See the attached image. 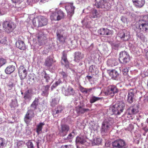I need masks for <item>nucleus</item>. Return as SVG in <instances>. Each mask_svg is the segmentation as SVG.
<instances>
[{"label": "nucleus", "mask_w": 148, "mask_h": 148, "mask_svg": "<svg viewBox=\"0 0 148 148\" xmlns=\"http://www.w3.org/2000/svg\"><path fill=\"white\" fill-rule=\"evenodd\" d=\"M42 35L38 37V38L39 40H42L45 39V36L43 34H41Z\"/></svg>", "instance_id": "nucleus-51"}, {"label": "nucleus", "mask_w": 148, "mask_h": 148, "mask_svg": "<svg viewBox=\"0 0 148 148\" xmlns=\"http://www.w3.org/2000/svg\"><path fill=\"white\" fill-rule=\"evenodd\" d=\"M105 29L104 28H101L98 31V32L100 35H104Z\"/></svg>", "instance_id": "nucleus-41"}, {"label": "nucleus", "mask_w": 148, "mask_h": 148, "mask_svg": "<svg viewBox=\"0 0 148 148\" xmlns=\"http://www.w3.org/2000/svg\"><path fill=\"white\" fill-rule=\"evenodd\" d=\"M88 110V109H85L80 107H77L76 109L77 112L79 114H83Z\"/></svg>", "instance_id": "nucleus-29"}, {"label": "nucleus", "mask_w": 148, "mask_h": 148, "mask_svg": "<svg viewBox=\"0 0 148 148\" xmlns=\"http://www.w3.org/2000/svg\"><path fill=\"white\" fill-rule=\"evenodd\" d=\"M18 73L21 79H24L27 75V71L23 66H21L19 68Z\"/></svg>", "instance_id": "nucleus-9"}, {"label": "nucleus", "mask_w": 148, "mask_h": 148, "mask_svg": "<svg viewBox=\"0 0 148 148\" xmlns=\"http://www.w3.org/2000/svg\"><path fill=\"white\" fill-rule=\"evenodd\" d=\"M100 98L96 97H92L90 99V102L91 103H93L96 101L99 100Z\"/></svg>", "instance_id": "nucleus-34"}, {"label": "nucleus", "mask_w": 148, "mask_h": 148, "mask_svg": "<svg viewBox=\"0 0 148 148\" xmlns=\"http://www.w3.org/2000/svg\"><path fill=\"white\" fill-rule=\"evenodd\" d=\"M12 106L13 107H15L17 105V102L16 101H13L12 102Z\"/></svg>", "instance_id": "nucleus-48"}, {"label": "nucleus", "mask_w": 148, "mask_h": 148, "mask_svg": "<svg viewBox=\"0 0 148 148\" xmlns=\"http://www.w3.org/2000/svg\"><path fill=\"white\" fill-rule=\"evenodd\" d=\"M123 72L124 75H126L128 71V69L127 68H125L123 70Z\"/></svg>", "instance_id": "nucleus-47"}, {"label": "nucleus", "mask_w": 148, "mask_h": 148, "mask_svg": "<svg viewBox=\"0 0 148 148\" xmlns=\"http://www.w3.org/2000/svg\"><path fill=\"white\" fill-rule=\"evenodd\" d=\"M15 69V67L13 65H10L8 66L5 70L6 73L10 74L13 72Z\"/></svg>", "instance_id": "nucleus-20"}, {"label": "nucleus", "mask_w": 148, "mask_h": 148, "mask_svg": "<svg viewBox=\"0 0 148 148\" xmlns=\"http://www.w3.org/2000/svg\"><path fill=\"white\" fill-rule=\"evenodd\" d=\"M105 1H104L103 0H100V1H99V2L97 1L96 3L95 4V5L98 8H101V7H99L97 6V4H98V3H99V4H100L101 5H102L103 4H104L105 2Z\"/></svg>", "instance_id": "nucleus-39"}, {"label": "nucleus", "mask_w": 148, "mask_h": 148, "mask_svg": "<svg viewBox=\"0 0 148 148\" xmlns=\"http://www.w3.org/2000/svg\"><path fill=\"white\" fill-rule=\"evenodd\" d=\"M125 104L121 101L116 103L113 107L112 110L115 114H119L122 112L125 108Z\"/></svg>", "instance_id": "nucleus-2"}, {"label": "nucleus", "mask_w": 148, "mask_h": 148, "mask_svg": "<svg viewBox=\"0 0 148 148\" xmlns=\"http://www.w3.org/2000/svg\"><path fill=\"white\" fill-rule=\"evenodd\" d=\"M134 95L132 90L129 91L128 95L127 101L129 103L131 104L133 102Z\"/></svg>", "instance_id": "nucleus-18"}, {"label": "nucleus", "mask_w": 148, "mask_h": 148, "mask_svg": "<svg viewBox=\"0 0 148 148\" xmlns=\"http://www.w3.org/2000/svg\"><path fill=\"white\" fill-rule=\"evenodd\" d=\"M107 64L109 66H113L116 65L117 64V62L115 59H110L108 60Z\"/></svg>", "instance_id": "nucleus-23"}, {"label": "nucleus", "mask_w": 148, "mask_h": 148, "mask_svg": "<svg viewBox=\"0 0 148 148\" xmlns=\"http://www.w3.org/2000/svg\"><path fill=\"white\" fill-rule=\"evenodd\" d=\"M32 0V2L34 1V2H36L38 0ZM27 1H30V0H27Z\"/></svg>", "instance_id": "nucleus-58"}, {"label": "nucleus", "mask_w": 148, "mask_h": 148, "mask_svg": "<svg viewBox=\"0 0 148 148\" xmlns=\"http://www.w3.org/2000/svg\"><path fill=\"white\" fill-rule=\"evenodd\" d=\"M34 116V114L32 110H29L25 115L24 120L27 124H28Z\"/></svg>", "instance_id": "nucleus-12"}, {"label": "nucleus", "mask_w": 148, "mask_h": 148, "mask_svg": "<svg viewBox=\"0 0 148 148\" xmlns=\"http://www.w3.org/2000/svg\"><path fill=\"white\" fill-rule=\"evenodd\" d=\"M47 82H48L49 81V76L45 78Z\"/></svg>", "instance_id": "nucleus-57"}, {"label": "nucleus", "mask_w": 148, "mask_h": 148, "mask_svg": "<svg viewBox=\"0 0 148 148\" xmlns=\"http://www.w3.org/2000/svg\"><path fill=\"white\" fill-rule=\"evenodd\" d=\"M44 125L45 124L44 123H40L37 125L36 132L38 135L42 131V126Z\"/></svg>", "instance_id": "nucleus-27"}, {"label": "nucleus", "mask_w": 148, "mask_h": 148, "mask_svg": "<svg viewBox=\"0 0 148 148\" xmlns=\"http://www.w3.org/2000/svg\"><path fill=\"white\" fill-rule=\"evenodd\" d=\"M61 74L64 80L67 79V78L68 77V75L67 73L63 71H62V72H61Z\"/></svg>", "instance_id": "nucleus-35"}, {"label": "nucleus", "mask_w": 148, "mask_h": 148, "mask_svg": "<svg viewBox=\"0 0 148 148\" xmlns=\"http://www.w3.org/2000/svg\"><path fill=\"white\" fill-rule=\"evenodd\" d=\"M57 35L60 41L62 42H65L67 34L64 31L61 30H58Z\"/></svg>", "instance_id": "nucleus-5"}, {"label": "nucleus", "mask_w": 148, "mask_h": 148, "mask_svg": "<svg viewBox=\"0 0 148 148\" xmlns=\"http://www.w3.org/2000/svg\"><path fill=\"white\" fill-rule=\"evenodd\" d=\"M6 62V61L3 58L0 59V67L5 64Z\"/></svg>", "instance_id": "nucleus-43"}, {"label": "nucleus", "mask_w": 148, "mask_h": 148, "mask_svg": "<svg viewBox=\"0 0 148 148\" xmlns=\"http://www.w3.org/2000/svg\"><path fill=\"white\" fill-rule=\"evenodd\" d=\"M74 136V134L73 132H72L71 133L69 134L67 138L68 139H71Z\"/></svg>", "instance_id": "nucleus-46"}, {"label": "nucleus", "mask_w": 148, "mask_h": 148, "mask_svg": "<svg viewBox=\"0 0 148 148\" xmlns=\"http://www.w3.org/2000/svg\"><path fill=\"white\" fill-rule=\"evenodd\" d=\"M4 140L2 138H0V148H3L4 146Z\"/></svg>", "instance_id": "nucleus-42"}, {"label": "nucleus", "mask_w": 148, "mask_h": 148, "mask_svg": "<svg viewBox=\"0 0 148 148\" xmlns=\"http://www.w3.org/2000/svg\"><path fill=\"white\" fill-rule=\"evenodd\" d=\"M83 57V55L80 52H76L75 54V60L78 62L81 60Z\"/></svg>", "instance_id": "nucleus-21"}, {"label": "nucleus", "mask_w": 148, "mask_h": 148, "mask_svg": "<svg viewBox=\"0 0 148 148\" xmlns=\"http://www.w3.org/2000/svg\"><path fill=\"white\" fill-rule=\"evenodd\" d=\"M3 26L4 30L8 33L11 32L15 27L14 23L7 21L3 22Z\"/></svg>", "instance_id": "nucleus-4"}, {"label": "nucleus", "mask_w": 148, "mask_h": 148, "mask_svg": "<svg viewBox=\"0 0 148 148\" xmlns=\"http://www.w3.org/2000/svg\"><path fill=\"white\" fill-rule=\"evenodd\" d=\"M6 41V40L5 38H4L0 40V43L2 44H4L5 43Z\"/></svg>", "instance_id": "nucleus-49"}, {"label": "nucleus", "mask_w": 148, "mask_h": 148, "mask_svg": "<svg viewBox=\"0 0 148 148\" xmlns=\"http://www.w3.org/2000/svg\"><path fill=\"white\" fill-rule=\"evenodd\" d=\"M84 91L86 93H87L88 92V90H84Z\"/></svg>", "instance_id": "nucleus-63"}, {"label": "nucleus", "mask_w": 148, "mask_h": 148, "mask_svg": "<svg viewBox=\"0 0 148 148\" xmlns=\"http://www.w3.org/2000/svg\"><path fill=\"white\" fill-rule=\"evenodd\" d=\"M112 145L117 148H126V144L125 141L122 139H119L113 143Z\"/></svg>", "instance_id": "nucleus-7"}, {"label": "nucleus", "mask_w": 148, "mask_h": 148, "mask_svg": "<svg viewBox=\"0 0 148 148\" xmlns=\"http://www.w3.org/2000/svg\"><path fill=\"white\" fill-rule=\"evenodd\" d=\"M16 47L20 49L24 50L26 47L23 42L22 41L18 40L16 42Z\"/></svg>", "instance_id": "nucleus-17"}, {"label": "nucleus", "mask_w": 148, "mask_h": 148, "mask_svg": "<svg viewBox=\"0 0 148 148\" xmlns=\"http://www.w3.org/2000/svg\"><path fill=\"white\" fill-rule=\"evenodd\" d=\"M32 95V91L31 90H28L25 94L24 98L25 99H30L31 98Z\"/></svg>", "instance_id": "nucleus-25"}, {"label": "nucleus", "mask_w": 148, "mask_h": 148, "mask_svg": "<svg viewBox=\"0 0 148 148\" xmlns=\"http://www.w3.org/2000/svg\"><path fill=\"white\" fill-rule=\"evenodd\" d=\"M112 32L111 30H110L108 29H105V32H104V35H109L112 34Z\"/></svg>", "instance_id": "nucleus-36"}, {"label": "nucleus", "mask_w": 148, "mask_h": 148, "mask_svg": "<svg viewBox=\"0 0 148 148\" xmlns=\"http://www.w3.org/2000/svg\"><path fill=\"white\" fill-rule=\"evenodd\" d=\"M140 29L142 31H148V23H142L139 25Z\"/></svg>", "instance_id": "nucleus-22"}, {"label": "nucleus", "mask_w": 148, "mask_h": 148, "mask_svg": "<svg viewBox=\"0 0 148 148\" xmlns=\"http://www.w3.org/2000/svg\"><path fill=\"white\" fill-rule=\"evenodd\" d=\"M111 123L108 120L106 119L102 123L101 132L103 133L107 132L111 127Z\"/></svg>", "instance_id": "nucleus-6"}, {"label": "nucleus", "mask_w": 148, "mask_h": 148, "mask_svg": "<svg viewBox=\"0 0 148 148\" xmlns=\"http://www.w3.org/2000/svg\"><path fill=\"white\" fill-rule=\"evenodd\" d=\"M38 104V101L37 100H35L32 103V104L31 105V106L32 107L34 108L35 109L36 106Z\"/></svg>", "instance_id": "nucleus-38"}, {"label": "nucleus", "mask_w": 148, "mask_h": 148, "mask_svg": "<svg viewBox=\"0 0 148 148\" xmlns=\"http://www.w3.org/2000/svg\"><path fill=\"white\" fill-rule=\"evenodd\" d=\"M97 5L98 7H101L103 9V10L105 11L109 10L110 8L109 4L105 2V1L104 4L102 5L99 4V3Z\"/></svg>", "instance_id": "nucleus-19"}, {"label": "nucleus", "mask_w": 148, "mask_h": 148, "mask_svg": "<svg viewBox=\"0 0 148 148\" xmlns=\"http://www.w3.org/2000/svg\"><path fill=\"white\" fill-rule=\"evenodd\" d=\"M139 108L137 106H134L130 107L127 110V112L128 114L130 115L135 114L138 112Z\"/></svg>", "instance_id": "nucleus-13"}, {"label": "nucleus", "mask_w": 148, "mask_h": 148, "mask_svg": "<svg viewBox=\"0 0 148 148\" xmlns=\"http://www.w3.org/2000/svg\"><path fill=\"white\" fill-rule=\"evenodd\" d=\"M91 16L93 18L99 17L100 16L99 13L96 10H94L92 12Z\"/></svg>", "instance_id": "nucleus-28"}, {"label": "nucleus", "mask_w": 148, "mask_h": 148, "mask_svg": "<svg viewBox=\"0 0 148 148\" xmlns=\"http://www.w3.org/2000/svg\"><path fill=\"white\" fill-rule=\"evenodd\" d=\"M27 145L28 148H34L32 143L30 141H29L27 143Z\"/></svg>", "instance_id": "nucleus-37"}, {"label": "nucleus", "mask_w": 148, "mask_h": 148, "mask_svg": "<svg viewBox=\"0 0 148 148\" xmlns=\"http://www.w3.org/2000/svg\"><path fill=\"white\" fill-rule=\"evenodd\" d=\"M65 8L68 15L70 16H71L74 14L75 7L73 5V4H68L66 6Z\"/></svg>", "instance_id": "nucleus-14"}, {"label": "nucleus", "mask_w": 148, "mask_h": 148, "mask_svg": "<svg viewBox=\"0 0 148 148\" xmlns=\"http://www.w3.org/2000/svg\"><path fill=\"white\" fill-rule=\"evenodd\" d=\"M102 141V140L100 138H97L94 139L92 142V145H99L101 144Z\"/></svg>", "instance_id": "nucleus-26"}, {"label": "nucleus", "mask_w": 148, "mask_h": 148, "mask_svg": "<svg viewBox=\"0 0 148 148\" xmlns=\"http://www.w3.org/2000/svg\"><path fill=\"white\" fill-rule=\"evenodd\" d=\"M87 77L88 79H90L92 77L90 76H87Z\"/></svg>", "instance_id": "nucleus-61"}, {"label": "nucleus", "mask_w": 148, "mask_h": 148, "mask_svg": "<svg viewBox=\"0 0 148 148\" xmlns=\"http://www.w3.org/2000/svg\"><path fill=\"white\" fill-rule=\"evenodd\" d=\"M118 35L121 39L124 41L127 40L130 38V32L127 31H120Z\"/></svg>", "instance_id": "nucleus-10"}, {"label": "nucleus", "mask_w": 148, "mask_h": 148, "mask_svg": "<svg viewBox=\"0 0 148 148\" xmlns=\"http://www.w3.org/2000/svg\"><path fill=\"white\" fill-rule=\"evenodd\" d=\"M59 100L58 99L56 100L55 99H53L52 101V104L53 106H54L55 104L58 103L59 102Z\"/></svg>", "instance_id": "nucleus-45"}, {"label": "nucleus", "mask_w": 148, "mask_h": 148, "mask_svg": "<svg viewBox=\"0 0 148 148\" xmlns=\"http://www.w3.org/2000/svg\"><path fill=\"white\" fill-rule=\"evenodd\" d=\"M49 86L47 85L45 86V87L47 89H48L49 88Z\"/></svg>", "instance_id": "nucleus-60"}, {"label": "nucleus", "mask_w": 148, "mask_h": 148, "mask_svg": "<svg viewBox=\"0 0 148 148\" xmlns=\"http://www.w3.org/2000/svg\"><path fill=\"white\" fill-rule=\"evenodd\" d=\"M76 142L77 143H80L81 144L84 143L85 142V140L82 137H78L76 139Z\"/></svg>", "instance_id": "nucleus-32"}, {"label": "nucleus", "mask_w": 148, "mask_h": 148, "mask_svg": "<svg viewBox=\"0 0 148 148\" xmlns=\"http://www.w3.org/2000/svg\"><path fill=\"white\" fill-rule=\"evenodd\" d=\"M69 130V127L67 125H62L60 130V133L62 136H64L66 135Z\"/></svg>", "instance_id": "nucleus-15"}, {"label": "nucleus", "mask_w": 148, "mask_h": 148, "mask_svg": "<svg viewBox=\"0 0 148 148\" xmlns=\"http://www.w3.org/2000/svg\"><path fill=\"white\" fill-rule=\"evenodd\" d=\"M61 82V81L60 80H59L53 85L52 86L55 88L57 86L58 84H60Z\"/></svg>", "instance_id": "nucleus-44"}, {"label": "nucleus", "mask_w": 148, "mask_h": 148, "mask_svg": "<svg viewBox=\"0 0 148 148\" xmlns=\"http://www.w3.org/2000/svg\"><path fill=\"white\" fill-rule=\"evenodd\" d=\"M54 62L52 58H47L45 61V66H50Z\"/></svg>", "instance_id": "nucleus-24"}, {"label": "nucleus", "mask_w": 148, "mask_h": 148, "mask_svg": "<svg viewBox=\"0 0 148 148\" xmlns=\"http://www.w3.org/2000/svg\"><path fill=\"white\" fill-rule=\"evenodd\" d=\"M118 91V89L116 87L114 86H111L108 88L107 92H105V94L113 96L115 93H117Z\"/></svg>", "instance_id": "nucleus-11"}, {"label": "nucleus", "mask_w": 148, "mask_h": 148, "mask_svg": "<svg viewBox=\"0 0 148 148\" xmlns=\"http://www.w3.org/2000/svg\"><path fill=\"white\" fill-rule=\"evenodd\" d=\"M63 109V107L62 106H58L57 108L56 113L58 114L61 112Z\"/></svg>", "instance_id": "nucleus-40"}, {"label": "nucleus", "mask_w": 148, "mask_h": 148, "mask_svg": "<svg viewBox=\"0 0 148 148\" xmlns=\"http://www.w3.org/2000/svg\"><path fill=\"white\" fill-rule=\"evenodd\" d=\"M73 89L71 87H69L68 89L67 90H65V94L67 95H69L72 94L73 92Z\"/></svg>", "instance_id": "nucleus-33"}, {"label": "nucleus", "mask_w": 148, "mask_h": 148, "mask_svg": "<svg viewBox=\"0 0 148 148\" xmlns=\"http://www.w3.org/2000/svg\"><path fill=\"white\" fill-rule=\"evenodd\" d=\"M48 23L47 19L42 16H38L33 20L34 25L37 27H42L46 25Z\"/></svg>", "instance_id": "nucleus-1"}, {"label": "nucleus", "mask_w": 148, "mask_h": 148, "mask_svg": "<svg viewBox=\"0 0 148 148\" xmlns=\"http://www.w3.org/2000/svg\"><path fill=\"white\" fill-rule=\"evenodd\" d=\"M49 0H41V1L43 3H45L47 2Z\"/></svg>", "instance_id": "nucleus-55"}, {"label": "nucleus", "mask_w": 148, "mask_h": 148, "mask_svg": "<svg viewBox=\"0 0 148 148\" xmlns=\"http://www.w3.org/2000/svg\"><path fill=\"white\" fill-rule=\"evenodd\" d=\"M43 74L44 75V77L45 79L48 76V75L46 74L45 72L43 73Z\"/></svg>", "instance_id": "nucleus-52"}, {"label": "nucleus", "mask_w": 148, "mask_h": 148, "mask_svg": "<svg viewBox=\"0 0 148 148\" xmlns=\"http://www.w3.org/2000/svg\"><path fill=\"white\" fill-rule=\"evenodd\" d=\"M86 18H85L84 19V20L83 21H82V23H86Z\"/></svg>", "instance_id": "nucleus-59"}, {"label": "nucleus", "mask_w": 148, "mask_h": 148, "mask_svg": "<svg viewBox=\"0 0 148 148\" xmlns=\"http://www.w3.org/2000/svg\"><path fill=\"white\" fill-rule=\"evenodd\" d=\"M121 21L124 23H125L127 21V18L125 17L122 16L121 18Z\"/></svg>", "instance_id": "nucleus-50"}, {"label": "nucleus", "mask_w": 148, "mask_h": 148, "mask_svg": "<svg viewBox=\"0 0 148 148\" xmlns=\"http://www.w3.org/2000/svg\"><path fill=\"white\" fill-rule=\"evenodd\" d=\"M68 147L67 145H63L61 146V148H67Z\"/></svg>", "instance_id": "nucleus-53"}, {"label": "nucleus", "mask_w": 148, "mask_h": 148, "mask_svg": "<svg viewBox=\"0 0 148 148\" xmlns=\"http://www.w3.org/2000/svg\"><path fill=\"white\" fill-rule=\"evenodd\" d=\"M134 4L137 7H141L144 5V0H133Z\"/></svg>", "instance_id": "nucleus-16"}, {"label": "nucleus", "mask_w": 148, "mask_h": 148, "mask_svg": "<svg viewBox=\"0 0 148 148\" xmlns=\"http://www.w3.org/2000/svg\"><path fill=\"white\" fill-rule=\"evenodd\" d=\"M146 56L147 58H148V51L146 53Z\"/></svg>", "instance_id": "nucleus-62"}, {"label": "nucleus", "mask_w": 148, "mask_h": 148, "mask_svg": "<svg viewBox=\"0 0 148 148\" xmlns=\"http://www.w3.org/2000/svg\"><path fill=\"white\" fill-rule=\"evenodd\" d=\"M39 148V147H38V148Z\"/></svg>", "instance_id": "nucleus-64"}, {"label": "nucleus", "mask_w": 148, "mask_h": 148, "mask_svg": "<svg viewBox=\"0 0 148 148\" xmlns=\"http://www.w3.org/2000/svg\"><path fill=\"white\" fill-rule=\"evenodd\" d=\"M64 17V14L62 11L59 10L52 13L50 18L51 20L59 21L63 18Z\"/></svg>", "instance_id": "nucleus-3"}, {"label": "nucleus", "mask_w": 148, "mask_h": 148, "mask_svg": "<svg viewBox=\"0 0 148 148\" xmlns=\"http://www.w3.org/2000/svg\"><path fill=\"white\" fill-rule=\"evenodd\" d=\"M62 63L65 65L66 67H67L69 63L67 60L66 55L64 54H63L62 58Z\"/></svg>", "instance_id": "nucleus-30"}, {"label": "nucleus", "mask_w": 148, "mask_h": 148, "mask_svg": "<svg viewBox=\"0 0 148 148\" xmlns=\"http://www.w3.org/2000/svg\"><path fill=\"white\" fill-rule=\"evenodd\" d=\"M21 144V142H18L17 143V145L18 146H20V145Z\"/></svg>", "instance_id": "nucleus-56"}, {"label": "nucleus", "mask_w": 148, "mask_h": 148, "mask_svg": "<svg viewBox=\"0 0 148 148\" xmlns=\"http://www.w3.org/2000/svg\"><path fill=\"white\" fill-rule=\"evenodd\" d=\"M118 75L117 71L115 70H111L110 73V75L113 78L116 77Z\"/></svg>", "instance_id": "nucleus-31"}, {"label": "nucleus", "mask_w": 148, "mask_h": 148, "mask_svg": "<svg viewBox=\"0 0 148 148\" xmlns=\"http://www.w3.org/2000/svg\"><path fill=\"white\" fill-rule=\"evenodd\" d=\"M12 1L14 3L18 2L20 0H12Z\"/></svg>", "instance_id": "nucleus-54"}, {"label": "nucleus", "mask_w": 148, "mask_h": 148, "mask_svg": "<svg viewBox=\"0 0 148 148\" xmlns=\"http://www.w3.org/2000/svg\"><path fill=\"white\" fill-rule=\"evenodd\" d=\"M119 60L122 63H126L129 61V56L126 52L123 51L120 54Z\"/></svg>", "instance_id": "nucleus-8"}]
</instances>
